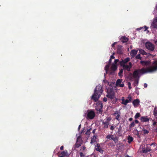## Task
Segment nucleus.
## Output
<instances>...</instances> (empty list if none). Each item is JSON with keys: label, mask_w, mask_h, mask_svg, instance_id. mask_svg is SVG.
I'll list each match as a JSON object with an SVG mask.
<instances>
[{"label": "nucleus", "mask_w": 157, "mask_h": 157, "mask_svg": "<svg viewBox=\"0 0 157 157\" xmlns=\"http://www.w3.org/2000/svg\"><path fill=\"white\" fill-rule=\"evenodd\" d=\"M100 146L99 144H97L96 147L95 149L100 148Z\"/></svg>", "instance_id": "43"}, {"label": "nucleus", "mask_w": 157, "mask_h": 157, "mask_svg": "<svg viewBox=\"0 0 157 157\" xmlns=\"http://www.w3.org/2000/svg\"><path fill=\"white\" fill-rule=\"evenodd\" d=\"M117 69V66L114 63H113L111 67L110 72V74H112V73L116 70Z\"/></svg>", "instance_id": "9"}, {"label": "nucleus", "mask_w": 157, "mask_h": 157, "mask_svg": "<svg viewBox=\"0 0 157 157\" xmlns=\"http://www.w3.org/2000/svg\"><path fill=\"white\" fill-rule=\"evenodd\" d=\"M107 101V98H105V97H104L103 99V101L104 102H106Z\"/></svg>", "instance_id": "49"}, {"label": "nucleus", "mask_w": 157, "mask_h": 157, "mask_svg": "<svg viewBox=\"0 0 157 157\" xmlns=\"http://www.w3.org/2000/svg\"><path fill=\"white\" fill-rule=\"evenodd\" d=\"M140 120L141 121L143 122H145L148 121L149 120V118H147V116L142 117L140 118Z\"/></svg>", "instance_id": "13"}, {"label": "nucleus", "mask_w": 157, "mask_h": 157, "mask_svg": "<svg viewBox=\"0 0 157 157\" xmlns=\"http://www.w3.org/2000/svg\"><path fill=\"white\" fill-rule=\"evenodd\" d=\"M123 60L124 61V63H126L128 62L130 60V58L128 57L125 59H124V60Z\"/></svg>", "instance_id": "33"}, {"label": "nucleus", "mask_w": 157, "mask_h": 157, "mask_svg": "<svg viewBox=\"0 0 157 157\" xmlns=\"http://www.w3.org/2000/svg\"><path fill=\"white\" fill-rule=\"evenodd\" d=\"M95 150L102 154L104 152V151L101 149V148L95 149Z\"/></svg>", "instance_id": "27"}, {"label": "nucleus", "mask_w": 157, "mask_h": 157, "mask_svg": "<svg viewBox=\"0 0 157 157\" xmlns=\"http://www.w3.org/2000/svg\"><path fill=\"white\" fill-rule=\"evenodd\" d=\"M128 78H129L130 80H131L132 79V73H130L128 76Z\"/></svg>", "instance_id": "35"}, {"label": "nucleus", "mask_w": 157, "mask_h": 157, "mask_svg": "<svg viewBox=\"0 0 157 157\" xmlns=\"http://www.w3.org/2000/svg\"><path fill=\"white\" fill-rule=\"evenodd\" d=\"M129 102H130L128 99H126L124 100V102L122 104H123L124 105H126Z\"/></svg>", "instance_id": "32"}, {"label": "nucleus", "mask_w": 157, "mask_h": 157, "mask_svg": "<svg viewBox=\"0 0 157 157\" xmlns=\"http://www.w3.org/2000/svg\"><path fill=\"white\" fill-rule=\"evenodd\" d=\"M133 120V118H129V121H131L132 120Z\"/></svg>", "instance_id": "62"}, {"label": "nucleus", "mask_w": 157, "mask_h": 157, "mask_svg": "<svg viewBox=\"0 0 157 157\" xmlns=\"http://www.w3.org/2000/svg\"><path fill=\"white\" fill-rule=\"evenodd\" d=\"M112 140L115 143H117L118 141V139L117 137H113Z\"/></svg>", "instance_id": "29"}, {"label": "nucleus", "mask_w": 157, "mask_h": 157, "mask_svg": "<svg viewBox=\"0 0 157 157\" xmlns=\"http://www.w3.org/2000/svg\"><path fill=\"white\" fill-rule=\"evenodd\" d=\"M91 129H92V128H90L89 129H88L85 133V134L88 136L90 135L91 133L90 130Z\"/></svg>", "instance_id": "26"}, {"label": "nucleus", "mask_w": 157, "mask_h": 157, "mask_svg": "<svg viewBox=\"0 0 157 157\" xmlns=\"http://www.w3.org/2000/svg\"><path fill=\"white\" fill-rule=\"evenodd\" d=\"M123 71V70L122 69H121L120 70L119 72V73H118L119 75L120 76L121 75V74L122 73Z\"/></svg>", "instance_id": "42"}, {"label": "nucleus", "mask_w": 157, "mask_h": 157, "mask_svg": "<svg viewBox=\"0 0 157 157\" xmlns=\"http://www.w3.org/2000/svg\"><path fill=\"white\" fill-rule=\"evenodd\" d=\"M128 142L129 143H131L133 141V138L132 137L130 136H129L128 138Z\"/></svg>", "instance_id": "21"}, {"label": "nucleus", "mask_w": 157, "mask_h": 157, "mask_svg": "<svg viewBox=\"0 0 157 157\" xmlns=\"http://www.w3.org/2000/svg\"><path fill=\"white\" fill-rule=\"evenodd\" d=\"M96 129H94L93 130V131H92V133H93V134H95V131H96Z\"/></svg>", "instance_id": "59"}, {"label": "nucleus", "mask_w": 157, "mask_h": 157, "mask_svg": "<svg viewBox=\"0 0 157 157\" xmlns=\"http://www.w3.org/2000/svg\"><path fill=\"white\" fill-rule=\"evenodd\" d=\"M153 114L156 118H157V107H155L154 109Z\"/></svg>", "instance_id": "19"}, {"label": "nucleus", "mask_w": 157, "mask_h": 157, "mask_svg": "<svg viewBox=\"0 0 157 157\" xmlns=\"http://www.w3.org/2000/svg\"><path fill=\"white\" fill-rule=\"evenodd\" d=\"M121 104H122L125 100L124 98V97H122L121 98Z\"/></svg>", "instance_id": "47"}, {"label": "nucleus", "mask_w": 157, "mask_h": 157, "mask_svg": "<svg viewBox=\"0 0 157 157\" xmlns=\"http://www.w3.org/2000/svg\"><path fill=\"white\" fill-rule=\"evenodd\" d=\"M154 65L152 66L147 67L146 68H142L141 69H137L135 70L133 72L132 75L134 78H140L139 73L144 74L148 72H151L157 70V61H155L153 63Z\"/></svg>", "instance_id": "1"}, {"label": "nucleus", "mask_w": 157, "mask_h": 157, "mask_svg": "<svg viewBox=\"0 0 157 157\" xmlns=\"http://www.w3.org/2000/svg\"><path fill=\"white\" fill-rule=\"evenodd\" d=\"M110 65L109 64H108L106 65L105 67V70L106 71V73L107 72V71H108Z\"/></svg>", "instance_id": "25"}, {"label": "nucleus", "mask_w": 157, "mask_h": 157, "mask_svg": "<svg viewBox=\"0 0 157 157\" xmlns=\"http://www.w3.org/2000/svg\"><path fill=\"white\" fill-rule=\"evenodd\" d=\"M97 136L95 135H94L92 138H91L90 143L92 144L96 141V139L97 138Z\"/></svg>", "instance_id": "17"}, {"label": "nucleus", "mask_w": 157, "mask_h": 157, "mask_svg": "<svg viewBox=\"0 0 157 157\" xmlns=\"http://www.w3.org/2000/svg\"><path fill=\"white\" fill-rule=\"evenodd\" d=\"M137 51L136 50H132L130 52V55L132 57H134L137 53Z\"/></svg>", "instance_id": "16"}, {"label": "nucleus", "mask_w": 157, "mask_h": 157, "mask_svg": "<svg viewBox=\"0 0 157 157\" xmlns=\"http://www.w3.org/2000/svg\"><path fill=\"white\" fill-rule=\"evenodd\" d=\"M129 66L131 67V68L132 66V63L131 62H129Z\"/></svg>", "instance_id": "51"}, {"label": "nucleus", "mask_w": 157, "mask_h": 157, "mask_svg": "<svg viewBox=\"0 0 157 157\" xmlns=\"http://www.w3.org/2000/svg\"><path fill=\"white\" fill-rule=\"evenodd\" d=\"M136 59H141V58L140 57V54L137 55L136 57Z\"/></svg>", "instance_id": "36"}, {"label": "nucleus", "mask_w": 157, "mask_h": 157, "mask_svg": "<svg viewBox=\"0 0 157 157\" xmlns=\"http://www.w3.org/2000/svg\"><path fill=\"white\" fill-rule=\"evenodd\" d=\"M80 157H85V155L82 152H80Z\"/></svg>", "instance_id": "40"}, {"label": "nucleus", "mask_w": 157, "mask_h": 157, "mask_svg": "<svg viewBox=\"0 0 157 157\" xmlns=\"http://www.w3.org/2000/svg\"><path fill=\"white\" fill-rule=\"evenodd\" d=\"M111 118L110 117H107L106 118V121H107L108 122H109V121L111 120Z\"/></svg>", "instance_id": "45"}, {"label": "nucleus", "mask_w": 157, "mask_h": 157, "mask_svg": "<svg viewBox=\"0 0 157 157\" xmlns=\"http://www.w3.org/2000/svg\"><path fill=\"white\" fill-rule=\"evenodd\" d=\"M82 148L83 150H84L86 149V147L85 146H82Z\"/></svg>", "instance_id": "57"}, {"label": "nucleus", "mask_w": 157, "mask_h": 157, "mask_svg": "<svg viewBox=\"0 0 157 157\" xmlns=\"http://www.w3.org/2000/svg\"><path fill=\"white\" fill-rule=\"evenodd\" d=\"M140 63L143 65L147 66L149 64V62H148L147 61H141L140 62Z\"/></svg>", "instance_id": "20"}, {"label": "nucleus", "mask_w": 157, "mask_h": 157, "mask_svg": "<svg viewBox=\"0 0 157 157\" xmlns=\"http://www.w3.org/2000/svg\"><path fill=\"white\" fill-rule=\"evenodd\" d=\"M139 51L140 53L143 55H147V53L143 50L140 49Z\"/></svg>", "instance_id": "22"}, {"label": "nucleus", "mask_w": 157, "mask_h": 157, "mask_svg": "<svg viewBox=\"0 0 157 157\" xmlns=\"http://www.w3.org/2000/svg\"><path fill=\"white\" fill-rule=\"evenodd\" d=\"M59 157H64V156L62 155L61 156L59 155Z\"/></svg>", "instance_id": "64"}, {"label": "nucleus", "mask_w": 157, "mask_h": 157, "mask_svg": "<svg viewBox=\"0 0 157 157\" xmlns=\"http://www.w3.org/2000/svg\"><path fill=\"white\" fill-rule=\"evenodd\" d=\"M67 152V151L65 152V151H63L61 152V154L64 156L66 155Z\"/></svg>", "instance_id": "39"}, {"label": "nucleus", "mask_w": 157, "mask_h": 157, "mask_svg": "<svg viewBox=\"0 0 157 157\" xmlns=\"http://www.w3.org/2000/svg\"><path fill=\"white\" fill-rule=\"evenodd\" d=\"M145 46L146 48L149 50L153 51L154 50L155 46L154 44L150 42H146L145 44Z\"/></svg>", "instance_id": "5"}, {"label": "nucleus", "mask_w": 157, "mask_h": 157, "mask_svg": "<svg viewBox=\"0 0 157 157\" xmlns=\"http://www.w3.org/2000/svg\"><path fill=\"white\" fill-rule=\"evenodd\" d=\"M151 151V147L149 146H147L146 148H143L142 151L143 153L146 154Z\"/></svg>", "instance_id": "12"}, {"label": "nucleus", "mask_w": 157, "mask_h": 157, "mask_svg": "<svg viewBox=\"0 0 157 157\" xmlns=\"http://www.w3.org/2000/svg\"><path fill=\"white\" fill-rule=\"evenodd\" d=\"M63 146H62L60 147V149L62 150L63 149Z\"/></svg>", "instance_id": "58"}, {"label": "nucleus", "mask_w": 157, "mask_h": 157, "mask_svg": "<svg viewBox=\"0 0 157 157\" xmlns=\"http://www.w3.org/2000/svg\"><path fill=\"white\" fill-rule=\"evenodd\" d=\"M125 63H124V62L123 60H122V61L120 63V64L123 67H124V66L125 65Z\"/></svg>", "instance_id": "31"}, {"label": "nucleus", "mask_w": 157, "mask_h": 157, "mask_svg": "<svg viewBox=\"0 0 157 157\" xmlns=\"http://www.w3.org/2000/svg\"><path fill=\"white\" fill-rule=\"evenodd\" d=\"M116 42H114L113 44L112 45V47H114V45L116 44Z\"/></svg>", "instance_id": "56"}, {"label": "nucleus", "mask_w": 157, "mask_h": 157, "mask_svg": "<svg viewBox=\"0 0 157 157\" xmlns=\"http://www.w3.org/2000/svg\"><path fill=\"white\" fill-rule=\"evenodd\" d=\"M135 123H136V124H138L139 123V121L138 120H135Z\"/></svg>", "instance_id": "55"}, {"label": "nucleus", "mask_w": 157, "mask_h": 157, "mask_svg": "<svg viewBox=\"0 0 157 157\" xmlns=\"http://www.w3.org/2000/svg\"><path fill=\"white\" fill-rule=\"evenodd\" d=\"M102 125H103V128H108V126L109 124V122H108L107 121H101Z\"/></svg>", "instance_id": "10"}, {"label": "nucleus", "mask_w": 157, "mask_h": 157, "mask_svg": "<svg viewBox=\"0 0 157 157\" xmlns=\"http://www.w3.org/2000/svg\"><path fill=\"white\" fill-rule=\"evenodd\" d=\"M122 79H118L116 82V86H119L123 87L124 86V84L123 82H122Z\"/></svg>", "instance_id": "6"}, {"label": "nucleus", "mask_w": 157, "mask_h": 157, "mask_svg": "<svg viewBox=\"0 0 157 157\" xmlns=\"http://www.w3.org/2000/svg\"><path fill=\"white\" fill-rule=\"evenodd\" d=\"M122 46L121 45H118L117 48V53L118 54H121L123 53Z\"/></svg>", "instance_id": "11"}, {"label": "nucleus", "mask_w": 157, "mask_h": 157, "mask_svg": "<svg viewBox=\"0 0 157 157\" xmlns=\"http://www.w3.org/2000/svg\"><path fill=\"white\" fill-rule=\"evenodd\" d=\"M119 59H116L114 60V63L115 64H117L118 62H119Z\"/></svg>", "instance_id": "46"}, {"label": "nucleus", "mask_w": 157, "mask_h": 157, "mask_svg": "<svg viewBox=\"0 0 157 157\" xmlns=\"http://www.w3.org/2000/svg\"><path fill=\"white\" fill-rule=\"evenodd\" d=\"M98 105V106H100V108L99 110L100 109H102L103 106V105H102V103L99 104Z\"/></svg>", "instance_id": "41"}, {"label": "nucleus", "mask_w": 157, "mask_h": 157, "mask_svg": "<svg viewBox=\"0 0 157 157\" xmlns=\"http://www.w3.org/2000/svg\"><path fill=\"white\" fill-rule=\"evenodd\" d=\"M103 91L102 87L101 86H97L94 90V93L91 97V99L95 102L98 101Z\"/></svg>", "instance_id": "2"}, {"label": "nucleus", "mask_w": 157, "mask_h": 157, "mask_svg": "<svg viewBox=\"0 0 157 157\" xmlns=\"http://www.w3.org/2000/svg\"><path fill=\"white\" fill-rule=\"evenodd\" d=\"M128 98L129 102H130L132 101V97L130 95H128Z\"/></svg>", "instance_id": "38"}, {"label": "nucleus", "mask_w": 157, "mask_h": 157, "mask_svg": "<svg viewBox=\"0 0 157 157\" xmlns=\"http://www.w3.org/2000/svg\"><path fill=\"white\" fill-rule=\"evenodd\" d=\"M103 81L105 83H108V84L109 83V82L107 80H103Z\"/></svg>", "instance_id": "50"}, {"label": "nucleus", "mask_w": 157, "mask_h": 157, "mask_svg": "<svg viewBox=\"0 0 157 157\" xmlns=\"http://www.w3.org/2000/svg\"><path fill=\"white\" fill-rule=\"evenodd\" d=\"M123 68L124 69L128 71H130L131 69V67L128 65H125Z\"/></svg>", "instance_id": "18"}, {"label": "nucleus", "mask_w": 157, "mask_h": 157, "mask_svg": "<svg viewBox=\"0 0 157 157\" xmlns=\"http://www.w3.org/2000/svg\"><path fill=\"white\" fill-rule=\"evenodd\" d=\"M147 28H148L146 26H144V28H143V27H140V28L137 29V30H141V29H144V31H146L147 30Z\"/></svg>", "instance_id": "23"}, {"label": "nucleus", "mask_w": 157, "mask_h": 157, "mask_svg": "<svg viewBox=\"0 0 157 157\" xmlns=\"http://www.w3.org/2000/svg\"><path fill=\"white\" fill-rule=\"evenodd\" d=\"M140 101L138 99L134 100L132 101V104L135 107H137L140 104Z\"/></svg>", "instance_id": "8"}, {"label": "nucleus", "mask_w": 157, "mask_h": 157, "mask_svg": "<svg viewBox=\"0 0 157 157\" xmlns=\"http://www.w3.org/2000/svg\"><path fill=\"white\" fill-rule=\"evenodd\" d=\"M140 116V114L139 113H137L135 115L134 118L135 119H137Z\"/></svg>", "instance_id": "28"}, {"label": "nucleus", "mask_w": 157, "mask_h": 157, "mask_svg": "<svg viewBox=\"0 0 157 157\" xmlns=\"http://www.w3.org/2000/svg\"><path fill=\"white\" fill-rule=\"evenodd\" d=\"M115 58V57L114 56H113V55H111V56H110V59H114Z\"/></svg>", "instance_id": "53"}, {"label": "nucleus", "mask_w": 157, "mask_h": 157, "mask_svg": "<svg viewBox=\"0 0 157 157\" xmlns=\"http://www.w3.org/2000/svg\"><path fill=\"white\" fill-rule=\"evenodd\" d=\"M152 26L155 28H157V18L154 19L153 21Z\"/></svg>", "instance_id": "14"}, {"label": "nucleus", "mask_w": 157, "mask_h": 157, "mask_svg": "<svg viewBox=\"0 0 157 157\" xmlns=\"http://www.w3.org/2000/svg\"><path fill=\"white\" fill-rule=\"evenodd\" d=\"M156 124V122H154L153 123V124L155 125Z\"/></svg>", "instance_id": "63"}, {"label": "nucleus", "mask_w": 157, "mask_h": 157, "mask_svg": "<svg viewBox=\"0 0 157 157\" xmlns=\"http://www.w3.org/2000/svg\"><path fill=\"white\" fill-rule=\"evenodd\" d=\"M107 94L106 96L110 98L111 100L115 98V93L112 88H108L107 90Z\"/></svg>", "instance_id": "3"}, {"label": "nucleus", "mask_w": 157, "mask_h": 157, "mask_svg": "<svg viewBox=\"0 0 157 157\" xmlns=\"http://www.w3.org/2000/svg\"><path fill=\"white\" fill-rule=\"evenodd\" d=\"M119 112L118 111H116L115 113H114V115L115 116H116V114H119Z\"/></svg>", "instance_id": "52"}, {"label": "nucleus", "mask_w": 157, "mask_h": 157, "mask_svg": "<svg viewBox=\"0 0 157 157\" xmlns=\"http://www.w3.org/2000/svg\"><path fill=\"white\" fill-rule=\"evenodd\" d=\"M111 62H112V59H110L109 60V64H109L110 65Z\"/></svg>", "instance_id": "60"}, {"label": "nucleus", "mask_w": 157, "mask_h": 157, "mask_svg": "<svg viewBox=\"0 0 157 157\" xmlns=\"http://www.w3.org/2000/svg\"><path fill=\"white\" fill-rule=\"evenodd\" d=\"M95 116V113L92 110H88L86 118L87 119L92 120L94 118Z\"/></svg>", "instance_id": "4"}, {"label": "nucleus", "mask_w": 157, "mask_h": 157, "mask_svg": "<svg viewBox=\"0 0 157 157\" xmlns=\"http://www.w3.org/2000/svg\"><path fill=\"white\" fill-rule=\"evenodd\" d=\"M120 40L123 43H126L127 42L128 40V38L125 36H122L120 39Z\"/></svg>", "instance_id": "15"}, {"label": "nucleus", "mask_w": 157, "mask_h": 157, "mask_svg": "<svg viewBox=\"0 0 157 157\" xmlns=\"http://www.w3.org/2000/svg\"><path fill=\"white\" fill-rule=\"evenodd\" d=\"M113 135H108L107 136L106 138H107L108 139H109L110 140H112L113 139Z\"/></svg>", "instance_id": "24"}, {"label": "nucleus", "mask_w": 157, "mask_h": 157, "mask_svg": "<svg viewBox=\"0 0 157 157\" xmlns=\"http://www.w3.org/2000/svg\"><path fill=\"white\" fill-rule=\"evenodd\" d=\"M147 84L146 83H144V87L145 88H146L147 87Z\"/></svg>", "instance_id": "54"}, {"label": "nucleus", "mask_w": 157, "mask_h": 157, "mask_svg": "<svg viewBox=\"0 0 157 157\" xmlns=\"http://www.w3.org/2000/svg\"><path fill=\"white\" fill-rule=\"evenodd\" d=\"M114 129V127L113 126V125H112L110 127V129H111V130H113Z\"/></svg>", "instance_id": "48"}, {"label": "nucleus", "mask_w": 157, "mask_h": 157, "mask_svg": "<svg viewBox=\"0 0 157 157\" xmlns=\"http://www.w3.org/2000/svg\"><path fill=\"white\" fill-rule=\"evenodd\" d=\"M81 124H80L79 126H78V130H79V129H80V128H81Z\"/></svg>", "instance_id": "61"}, {"label": "nucleus", "mask_w": 157, "mask_h": 157, "mask_svg": "<svg viewBox=\"0 0 157 157\" xmlns=\"http://www.w3.org/2000/svg\"><path fill=\"white\" fill-rule=\"evenodd\" d=\"M128 88L129 89H131L132 88L131 87V83L130 82H128Z\"/></svg>", "instance_id": "44"}, {"label": "nucleus", "mask_w": 157, "mask_h": 157, "mask_svg": "<svg viewBox=\"0 0 157 157\" xmlns=\"http://www.w3.org/2000/svg\"><path fill=\"white\" fill-rule=\"evenodd\" d=\"M143 133L144 134H148L149 132L148 131L144 128L143 129Z\"/></svg>", "instance_id": "34"}, {"label": "nucleus", "mask_w": 157, "mask_h": 157, "mask_svg": "<svg viewBox=\"0 0 157 157\" xmlns=\"http://www.w3.org/2000/svg\"><path fill=\"white\" fill-rule=\"evenodd\" d=\"M82 141L80 139V137H78L77 139L76 143L75 144V146L76 148H78L81 145Z\"/></svg>", "instance_id": "7"}, {"label": "nucleus", "mask_w": 157, "mask_h": 157, "mask_svg": "<svg viewBox=\"0 0 157 157\" xmlns=\"http://www.w3.org/2000/svg\"><path fill=\"white\" fill-rule=\"evenodd\" d=\"M120 114H117V115L116 116V119L118 121L120 120L119 117H120Z\"/></svg>", "instance_id": "37"}, {"label": "nucleus", "mask_w": 157, "mask_h": 157, "mask_svg": "<svg viewBox=\"0 0 157 157\" xmlns=\"http://www.w3.org/2000/svg\"><path fill=\"white\" fill-rule=\"evenodd\" d=\"M135 125V123L134 121H133L131 123V124H130V125H129V128H132L133 127H134Z\"/></svg>", "instance_id": "30"}]
</instances>
